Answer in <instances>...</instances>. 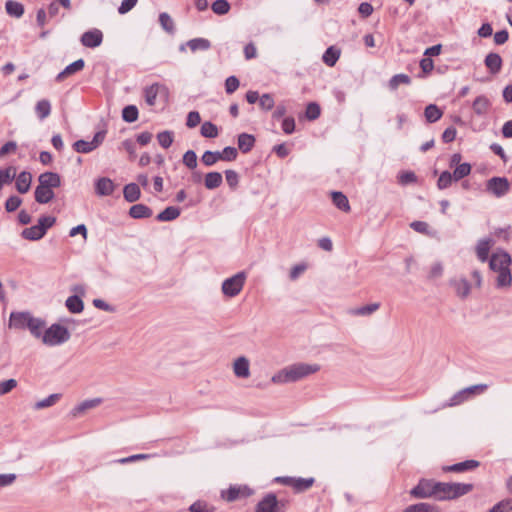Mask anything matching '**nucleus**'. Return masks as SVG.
<instances>
[{
	"mask_svg": "<svg viewBox=\"0 0 512 512\" xmlns=\"http://www.w3.org/2000/svg\"><path fill=\"white\" fill-rule=\"evenodd\" d=\"M246 279V275L244 272H239L234 276L226 279L222 283V292L224 295L228 297L236 296L242 289L244 282Z\"/></svg>",
	"mask_w": 512,
	"mask_h": 512,
	"instance_id": "obj_9",
	"label": "nucleus"
},
{
	"mask_svg": "<svg viewBox=\"0 0 512 512\" xmlns=\"http://www.w3.org/2000/svg\"><path fill=\"white\" fill-rule=\"evenodd\" d=\"M512 510V504L509 500L500 501L494 505L488 512H509Z\"/></svg>",
	"mask_w": 512,
	"mask_h": 512,
	"instance_id": "obj_59",
	"label": "nucleus"
},
{
	"mask_svg": "<svg viewBox=\"0 0 512 512\" xmlns=\"http://www.w3.org/2000/svg\"><path fill=\"white\" fill-rule=\"evenodd\" d=\"M403 512H437V509L429 503L421 502L409 505Z\"/></svg>",
	"mask_w": 512,
	"mask_h": 512,
	"instance_id": "obj_44",
	"label": "nucleus"
},
{
	"mask_svg": "<svg viewBox=\"0 0 512 512\" xmlns=\"http://www.w3.org/2000/svg\"><path fill=\"white\" fill-rule=\"evenodd\" d=\"M137 2L138 0H123L118 8V12L120 14H126L136 6Z\"/></svg>",
	"mask_w": 512,
	"mask_h": 512,
	"instance_id": "obj_62",
	"label": "nucleus"
},
{
	"mask_svg": "<svg viewBox=\"0 0 512 512\" xmlns=\"http://www.w3.org/2000/svg\"><path fill=\"white\" fill-rule=\"evenodd\" d=\"M479 462L476 460H466L453 465L444 466L443 471L461 473L468 470H473L479 466Z\"/></svg>",
	"mask_w": 512,
	"mask_h": 512,
	"instance_id": "obj_16",
	"label": "nucleus"
},
{
	"mask_svg": "<svg viewBox=\"0 0 512 512\" xmlns=\"http://www.w3.org/2000/svg\"><path fill=\"white\" fill-rule=\"evenodd\" d=\"M424 115L429 123H434L442 117L443 112L439 109L437 105L429 104L425 108Z\"/></svg>",
	"mask_w": 512,
	"mask_h": 512,
	"instance_id": "obj_37",
	"label": "nucleus"
},
{
	"mask_svg": "<svg viewBox=\"0 0 512 512\" xmlns=\"http://www.w3.org/2000/svg\"><path fill=\"white\" fill-rule=\"evenodd\" d=\"M213 12L218 15H225L230 10V4L226 0H216L211 6Z\"/></svg>",
	"mask_w": 512,
	"mask_h": 512,
	"instance_id": "obj_49",
	"label": "nucleus"
},
{
	"mask_svg": "<svg viewBox=\"0 0 512 512\" xmlns=\"http://www.w3.org/2000/svg\"><path fill=\"white\" fill-rule=\"evenodd\" d=\"M190 512H213V508L209 507L206 502L196 501L189 507Z\"/></svg>",
	"mask_w": 512,
	"mask_h": 512,
	"instance_id": "obj_57",
	"label": "nucleus"
},
{
	"mask_svg": "<svg viewBox=\"0 0 512 512\" xmlns=\"http://www.w3.org/2000/svg\"><path fill=\"white\" fill-rule=\"evenodd\" d=\"M122 118L125 122L132 123L138 119V109L134 105H128L122 110Z\"/></svg>",
	"mask_w": 512,
	"mask_h": 512,
	"instance_id": "obj_47",
	"label": "nucleus"
},
{
	"mask_svg": "<svg viewBox=\"0 0 512 512\" xmlns=\"http://www.w3.org/2000/svg\"><path fill=\"white\" fill-rule=\"evenodd\" d=\"M320 370L318 364L295 363L275 373L271 381L275 384H285L299 381Z\"/></svg>",
	"mask_w": 512,
	"mask_h": 512,
	"instance_id": "obj_1",
	"label": "nucleus"
},
{
	"mask_svg": "<svg viewBox=\"0 0 512 512\" xmlns=\"http://www.w3.org/2000/svg\"><path fill=\"white\" fill-rule=\"evenodd\" d=\"M54 198L52 189L38 185L35 189V200L40 204H46Z\"/></svg>",
	"mask_w": 512,
	"mask_h": 512,
	"instance_id": "obj_23",
	"label": "nucleus"
},
{
	"mask_svg": "<svg viewBox=\"0 0 512 512\" xmlns=\"http://www.w3.org/2000/svg\"><path fill=\"white\" fill-rule=\"evenodd\" d=\"M85 66L83 59H78L73 63L69 64L63 71H61L57 76L56 80L58 82L63 81L65 78L81 71Z\"/></svg>",
	"mask_w": 512,
	"mask_h": 512,
	"instance_id": "obj_19",
	"label": "nucleus"
},
{
	"mask_svg": "<svg viewBox=\"0 0 512 512\" xmlns=\"http://www.w3.org/2000/svg\"><path fill=\"white\" fill-rule=\"evenodd\" d=\"M237 149L235 147H225L223 150H222V155H223V160L224 161H232V160H235L236 157H237Z\"/></svg>",
	"mask_w": 512,
	"mask_h": 512,
	"instance_id": "obj_64",
	"label": "nucleus"
},
{
	"mask_svg": "<svg viewBox=\"0 0 512 512\" xmlns=\"http://www.w3.org/2000/svg\"><path fill=\"white\" fill-rule=\"evenodd\" d=\"M17 386L15 379H8L0 382V395H5L11 392Z\"/></svg>",
	"mask_w": 512,
	"mask_h": 512,
	"instance_id": "obj_55",
	"label": "nucleus"
},
{
	"mask_svg": "<svg viewBox=\"0 0 512 512\" xmlns=\"http://www.w3.org/2000/svg\"><path fill=\"white\" fill-rule=\"evenodd\" d=\"M129 215L134 219L149 218L152 210L144 204H135L130 208Z\"/></svg>",
	"mask_w": 512,
	"mask_h": 512,
	"instance_id": "obj_27",
	"label": "nucleus"
},
{
	"mask_svg": "<svg viewBox=\"0 0 512 512\" xmlns=\"http://www.w3.org/2000/svg\"><path fill=\"white\" fill-rule=\"evenodd\" d=\"M223 182L222 174L219 172H209L205 176V187L209 190L218 188Z\"/></svg>",
	"mask_w": 512,
	"mask_h": 512,
	"instance_id": "obj_29",
	"label": "nucleus"
},
{
	"mask_svg": "<svg viewBox=\"0 0 512 512\" xmlns=\"http://www.w3.org/2000/svg\"><path fill=\"white\" fill-rule=\"evenodd\" d=\"M232 368L233 373L237 378L245 379L250 376V363L244 356L236 358L233 362Z\"/></svg>",
	"mask_w": 512,
	"mask_h": 512,
	"instance_id": "obj_14",
	"label": "nucleus"
},
{
	"mask_svg": "<svg viewBox=\"0 0 512 512\" xmlns=\"http://www.w3.org/2000/svg\"><path fill=\"white\" fill-rule=\"evenodd\" d=\"M491 245L492 241L490 239H482L478 242L476 247V253L477 257L481 262H486L488 260Z\"/></svg>",
	"mask_w": 512,
	"mask_h": 512,
	"instance_id": "obj_28",
	"label": "nucleus"
},
{
	"mask_svg": "<svg viewBox=\"0 0 512 512\" xmlns=\"http://www.w3.org/2000/svg\"><path fill=\"white\" fill-rule=\"evenodd\" d=\"M450 286L453 288L455 294L460 299H466L471 292V284L464 277H455L449 281Z\"/></svg>",
	"mask_w": 512,
	"mask_h": 512,
	"instance_id": "obj_12",
	"label": "nucleus"
},
{
	"mask_svg": "<svg viewBox=\"0 0 512 512\" xmlns=\"http://www.w3.org/2000/svg\"><path fill=\"white\" fill-rule=\"evenodd\" d=\"M486 192L497 198L505 196L510 190V183L506 177H492L486 181Z\"/></svg>",
	"mask_w": 512,
	"mask_h": 512,
	"instance_id": "obj_8",
	"label": "nucleus"
},
{
	"mask_svg": "<svg viewBox=\"0 0 512 512\" xmlns=\"http://www.w3.org/2000/svg\"><path fill=\"white\" fill-rule=\"evenodd\" d=\"M201 135L206 138H215L218 136V128L212 122L206 121L201 126Z\"/></svg>",
	"mask_w": 512,
	"mask_h": 512,
	"instance_id": "obj_48",
	"label": "nucleus"
},
{
	"mask_svg": "<svg viewBox=\"0 0 512 512\" xmlns=\"http://www.w3.org/2000/svg\"><path fill=\"white\" fill-rule=\"evenodd\" d=\"M411 83V78L407 74H396L394 75L388 83L390 90L395 91L399 85H409Z\"/></svg>",
	"mask_w": 512,
	"mask_h": 512,
	"instance_id": "obj_40",
	"label": "nucleus"
},
{
	"mask_svg": "<svg viewBox=\"0 0 512 512\" xmlns=\"http://www.w3.org/2000/svg\"><path fill=\"white\" fill-rule=\"evenodd\" d=\"M186 45L192 52H196L198 50H208L211 46V43L209 40L204 38H194L189 40Z\"/></svg>",
	"mask_w": 512,
	"mask_h": 512,
	"instance_id": "obj_38",
	"label": "nucleus"
},
{
	"mask_svg": "<svg viewBox=\"0 0 512 512\" xmlns=\"http://www.w3.org/2000/svg\"><path fill=\"white\" fill-rule=\"evenodd\" d=\"M45 326V322L40 319L33 317L29 312H12L9 318V327L14 329H28L30 333L40 338L41 331Z\"/></svg>",
	"mask_w": 512,
	"mask_h": 512,
	"instance_id": "obj_2",
	"label": "nucleus"
},
{
	"mask_svg": "<svg viewBox=\"0 0 512 512\" xmlns=\"http://www.w3.org/2000/svg\"><path fill=\"white\" fill-rule=\"evenodd\" d=\"M38 181L40 185L52 190L53 188L59 187L61 184L60 176L54 172H45L40 174Z\"/></svg>",
	"mask_w": 512,
	"mask_h": 512,
	"instance_id": "obj_18",
	"label": "nucleus"
},
{
	"mask_svg": "<svg viewBox=\"0 0 512 512\" xmlns=\"http://www.w3.org/2000/svg\"><path fill=\"white\" fill-rule=\"evenodd\" d=\"M333 204L344 212L350 211L348 198L342 192H332Z\"/></svg>",
	"mask_w": 512,
	"mask_h": 512,
	"instance_id": "obj_34",
	"label": "nucleus"
},
{
	"mask_svg": "<svg viewBox=\"0 0 512 512\" xmlns=\"http://www.w3.org/2000/svg\"><path fill=\"white\" fill-rule=\"evenodd\" d=\"M485 66L492 74H497L502 68V58L498 53H489L484 60Z\"/></svg>",
	"mask_w": 512,
	"mask_h": 512,
	"instance_id": "obj_20",
	"label": "nucleus"
},
{
	"mask_svg": "<svg viewBox=\"0 0 512 512\" xmlns=\"http://www.w3.org/2000/svg\"><path fill=\"white\" fill-rule=\"evenodd\" d=\"M101 402L102 400L100 398L85 400L81 402L79 405L75 406L72 409L71 413L74 417H77L83 414L85 411L97 407L98 405L101 404Z\"/></svg>",
	"mask_w": 512,
	"mask_h": 512,
	"instance_id": "obj_22",
	"label": "nucleus"
},
{
	"mask_svg": "<svg viewBox=\"0 0 512 512\" xmlns=\"http://www.w3.org/2000/svg\"><path fill=\"white\" fill-rule=\"evenodd\" d=\"M123 195L126 201L132 203L137 201L141 196V191L136 183H129L124 186Z\"/></svg>",
	"mask_w": 512,
	"mask_h": 512,
	"instance_id": "obj_26",
	"label": "nucleus"
},
{
	"mask_svg": "<svg viewBox=\"0 0 512 512\" xmlns=\"http://www.w3.org/2000/svg\"><path fill=\"white\" fill-rule=\"evenodd\" d=\"M35 112L40 120L47 118L51 113V103L46 99L38 101L35 105Z\"/></svg>",
	"mask_w": 512,
	"mask_h": 512,
	"instance_id": "obj_36",
	"label": "nucleus"
},
{
	"mask_svg": "<svg viewBox=\"0 0 512 512\" xmlns=\"http://www.w3.org/2000/svg\"><path fill=\"white\" fill-rule=\"evenodd\" d=\"M180 215V209L175 206H169L165 208L162 212H160L156 219L158 221L166 222V221H172L178 218Z\"/></svg>",
	"mask_w": 512,
	"mask_h": 512,
	"instance_id": "obj_32",
	"label": "nucleus"
},
{
	"mask_svg": "<svg viewBox=\"0 0 512 512\" xmlns=\"http://www.w3.org/2000/svg\"><path fill=\"white\" fill-rule=\"evenodd\" d=\"M80 41L85 47L96 48L103 41V33L99 29H91L82 34Z\"/></svg>",
	"mask_w": 512,
	"mask_h": 512,
	"instance_id": "obj_13",
	"label": "nucleus"
},
{
	"mask_svg": "<svg viewBox=\"0 0 512 512\" xmlns=\"http://www.w3.org/2000/svg\"><path fill=\"white\" fill-rule=\"evenodd\" d=\"M32 175L29 172H21L16 179V189L19 193H26L30 189Z\"/></svg>",
	"mask_w": 512,
	"mask_h": 512,
	"instance_id": "obj_25",
	"label": "nucleus"
},
{
	"mask_svg": "<svg viewBox=\"0 0 512 512\" xmlns=\"http://www.w3.org/2000/svg\"><path fill=\"white\" fill-rule=\"evenodd\" d=\"M490 106V100L484 95L478 96L472 103L473 111L478 116L486 115L489 111Z\"/></svg>",
	"mask_w": 512,
	"mask_h": 512,
	"instance_id": "obj_21",
	"label": "nucleus"
},
{
	"mask_svg": "<svg viewBox=\"0 0 512 512\" xmlns=\"http://www.w3.org/2000/svg\"><path fill=\"white\" fill-rule=\"evenodd\" d=\"M239 87V80L235 76H230L225 81V90L228 94H232Z\"/></svg>",
	"mask_w": 512,
	"mask_h": 512,
	"instance_id": "obj_60",
	"label": "nucleus"
},
{
	"mask_svg": "<svg viewBox=\"0 0 512 512\" xmlns=\"http://www.w3.org/2000/svg\"><path fill=\"white\" fill-rule=\"evenodd\" d=\"M314 482H315V479L313 477H309V478L295 477L292 488L296 493H301V492L309 490L313 486Z\"/></svg>",
	"mask_w": 512,
	"mask_h": 512,
	"instance_id": "obj_30",
	"label": "nucleus"
},
{
	"mask_svg": "<svg viewBox=\"0 0 512 512\" xmlns=\"http://www.w3.org/2000/svg\"><path fill=\"white\" fill-rule=\"evenodd\" d=\"M420 67L424 75L430 73L434 68V62L430 57H425L420 61Z\"/></svg>",
	"mask_w": 512,
	"mask_h": 512,
	"instance_id": "obj_63",
	"label": "nucleus"
},
{
	"mask_svg": "<svg viewBox=\"0 0 512 512\" xmlns=\"http://www.w3.org/2000/svg\"><path fill=\"white\" fill-rule=\"evenodd\" d=\"M498 272V276H497V279H496V285L498 288H507V287H510L511 285V282H512V277H511V273H510V269H504V270H500V271H497Z\"/></svg>",
	"mask_w": 512,
	"mask_h": 512,
	"instance_id": "obj_41",
	"label": "nucleus"
},
{
	"mask_svg": "<svg viewBox=\"0 0 512 512\" xmlns=\"http://www.w3.org/2000/svg\"><path fill=\"white\" fill-rule=\"evenodd\" d=\"M66 307L72 313H80L84 309V304L78 296L73 295L67 298Z\"/></svg>",
	"mask_w": 512,
	"mask_h": 512,
	"instance_id": "obj_42",
	"label": "nucleus"
},
{
	"mask_svg": "<svg viewBox=\"0 0 512 512\" xmlns=\"http://www.w3.org/2000/svg\"><path fill=\"white\" fill-rule=\"evenodd\" d=\"M201 122L200 114L197 111H191L188 113L186 125L189 128L196 127Z\"/></svg>",
	"mask_w": 512,
	"mask_h": 512,
	"instance_id": "obj_61",
	"label": "nucleus"
},
{
	"mask_svg": "<svg viewBox=\"0 0 512 512\" xmlns=\"http://www.w3.org/2000/svg\"><path fill=\"white\" fill-rule=\"evenodd\" d=\"M114 183L110 178L102 177L96 181L95 190L99 196H109L114 192Z\"/></svg>",
	"mask_w": 512,
	"mask_h": 512,
	"instance_id": "obj_17",
	"label": "nucleus"
},
{
	"mask_svg": "<svg viewBox=\"0 0 512 512\" xmlns=\"http://www.w3.org/2000/svg\"><path fill=\"white\" fill-rule=\"evenodd\" d=\"M288 503L287 500H279L274 493H268L258 501V512H285Z\"/></svg>",
	"mask_w": 512,
	"mask_h": 512,
	"instance_id": "obj_6",
	"label": "nucleus"
},
{
	"mask_svg": "<svg viewBox=\"0 0 512 512\" xmlns=\"http://www.w3.org/2000/svg\"><path fill=\"white\" fill-rule=\"evenodd\" d=\"M341 55V50L335 46H330L326 49L322 56L323 62L329 66L333 67L336 62L338 61L339 57Z\"/></svg>",
	"mask_w": 512,
	"mask_h": 512,
	"instance_id": "obj_24",
	"label": "nucleus"
},
{
	"mask_svg": "<svg viewBox=\"0 0 512 512\" xmlns=\"http://www.w3.org/2000/svg\"><path fill=\"white\" fill-rule=\"evenodd\" d=\"M145 102L149 106H154L158 96L167 98L168 90L164 85L155 83L144 90Z\"/></svg>",
	"mask_w": 512,
	"mask_h": 512,
	"instance_id": "obj_10",
	"label": "nucleus"
},
{
	"mask_svg": "<svg viewBox=\"0 0 512 512\" xmlns=\"http://www.w3.org/2000/svg\"><path fill=\"white\" fill-rule=\"evenodd\" d=\"M379 307V303H371L362 307L351 309L350 313L356 316H368L376 312Z\"/></svg>",
	"mask_w": 512,
	"mask_h": 512,
	"instance_id": "obj_39",
	"label": "nucleus"
},
{
	"mask_svg": "<svg viewBox=\"0 0 512 512\" xmlns=\"http://www.w3.org/2000/svg\"><path fill=\"white\" fill-rule=\"evenodd\" d=\"M470 172H471L470 164H468V163L459 164L453 172L454 180L455 181L461 180L462 178L468 176L470 174Z\"/></svg>",
	"mask_w": 512,
	"mask_h": 512,
	"instance_id": "obj_50",
	"label": "nucleus"
},
{
	"mask_svg": "<svg viewBox=\"0 0 512 512\" xmlns=\"http://www.w3.org/2000/svg\"><path fill=\"white\" fill-rule=\"evenodd\" d=\"M487 388L488 386L486 384H477L470 387H466L456 392L447 403L443 404V408L458 406L468 401L475 395L482 394L487 390Z\"/></svg>",
	"mask_w": 512,
	"mask_h": 512,
	"instance_id": "obj_5",
	"label": "nucleus"
},
{
	"mask_svg": "<svg viewBox=\"0 0 512 512\" xmlns=\"http://www.w3.org/2000/svg\"><path fill=\"white\" fill-rule=\"evenodd\" d=\"M473 490L470 483L437 482L435 500L445 501L459 498Z\"/></svg>",
	"mask_w": 512,
	"mask_h": 512,
	"instance_id": "obj_3",
	"label": "nucleus"
},
{
	"mask_svg": "<svg viewBox=\"0 0 512 512\" xmlns=\"http://www.w3.org/2000/svg\"><path fill=\"white\" fill-rule=\"evenodd\" d=\"M183 163L189 169H195L197 167V155L193 150H188L183 155Z\"/></svg>",
	"mask_w": 512,
	"mask_h": 512,
	"instance_id": "obj_53",
	"label": "nucleus"
},
{
	"mask_svg": "<svg viewBox=\"0 0 512 512\" xmlns=\"http://www.w3.org/2000/svg\"><path fill=\"white\" fill-rule=\"evenodd\" d=\"M252 494V491L247 487H230L227 491L222 492V497L228 502H232L236 499L246 497Z\"/></svg>",
	"mask_w": 512,
	"mask_h": 512,
	"instance_id": "obj_15",
	"label": "nucleus"
},
{
	"mask_svg": "<svg viewBox=\"0 0 512 512\" xmlns=\"http://www.w3.org/2000/svg\"><path fill=\"white\" fill-rule=\"evenodd\" d=\"M73 148L78 153H89L93 151L95 148V145L91 141H85V140H78L73 144Z\"/></svg>",
	"mask_w": 512,
	"mask_h": 512,
	"instance_id": "obj_51",
	"label": "nucleus"
},
{
	"mask_svg": "<svg viewBox=\"0 0 512 512\" xmlns=\"http://www.w3.org/2000/svg\"><path fill=\"white\" fill-rule=\"evenodd\" d=\"M157 140H158L159 145L162 148L167 149L173 143L174 133L172 131H168V130L160 132L157 134Z\"/></svg>",
	"mask_w": 512,
	"mask_h": 512,
	"instance_id": "obj_46",
	"label": "nucleus"
},
{
	"mask_svg": "<svg viewBox=\"0 0 512 512\" xmlns=\"http://www.w3.org/2000/svg\"><path fill=\"white\" fill-rule=\"evenodd\" d=\"M56 221L55 217L52 216H42L38 220V227L42 228L44 231V235L46 234L47 229L52 227Z\"/></svg>",
	"mask_w": 512,
	"mask_h": 512,
	"instance_id": "obj_56",
	"label": "nucleus"
},
{
	"mask_svg": "<svg viewBox=\"0 0 512 512\" xmlns=\"http://www.w3.org/2000/svg\"><path fill=\"white\" fill-rule=\"evenodd\" d=\"M159 22H160L161 27L167 33H169V34L174 33V31H175L174 21L168 13H166V12L160 13Z\"/></svg>",
	"mask_w": 512,
	"mask_h": 512,
	"instance_id": "obj_45",
	"label": "nucleus"
},
{
	"mask_svg": "<svg viewBox=\"0 0 512 512\" xmlns=\"http://www.w3.org/2000/svg\"><path fill=\"white\" fill-rule=\"evenodd\" d=\"M6 11L10 16L20 18L24 13V6L16 1L9 0L6 2Z\"/></svg>",
	"mask_w": 512,
	"mask_h": 512,
	"instance_id": "obj_43",
	"label": "nucleus"
},
{
	"mask_svg": "<svg viewBox=\"0 0 512 512\" xmlns=\"http://www.w3.org/2000/svg\"><path fill=\"white\" fill-rule=\"evenodd\" d=\"M453 179V174H451L449 171H443L437 181L438 188L441 190L448 188L451 185Z\"/></svg>",
	"mask_w": 512,
	"mask_h": 512,
	"instance_id": "obj_52",
	"label": "nucleus"
},
{
	"mask_svg": "<svg viewBox=\"0 0 512 512\" xmlns=\"http://www.w3.org/2000/svg\"><path fill=\"white\" fill-rule=\"evenodd\" d=\"M320 106L315 102H310L306 107V117L309 120H315L320 116Z\"/></svg>",
	"mask_w": 512,
	"mask_h": 512,
	"instance_id": "obj_54",
	"label": "nucleus"
},
{
	"mask_svg": "<svg viewBox=\"0 0 512 512\" xmlns=\"http://www.w3.org/2000/svg\"><path fill=\"white\" fill-rule=\"evenodd\" d=\"M254 143L255 138L253 135L242 133L238 136V147L243 153L250 151Z\"/></svg>",
	"mask_w": 512,
	"mask_h": 512,
	"instance_id": "obj_33",
	"label": "nucleus"
},
{
	"mask_svg": "<svg viewBox=\"0 0 512 512\" xmlns=\"http://www.w3.org/2000/svg\"><path fill=\"white\" fill-rule=\"evenodd\" d=\"M21 236L30 241L40 240L44 236V231L42 228L38 227V225L31 226L29 228H25Z\"/></svg>",
	"mask_w": 512,
	"mask_h": 512,
	"instance_id": "obj_31",
	"label": "nucleus"
},
{
	"mask_svg": "<svg viewBox=\"0 0 512 512\" xmlns=\"http://www.w3.org/2000/svg\"><path fill=\"white\" fill-rule=\"evenodd\" d=\"M22 203V200L20 197L18 196H11L7 199L6 203H5V208L8 212H13L15 211L16 209L19 208V206L21 205Z\"/></svg>",
	"mask_w": 512,
	"mask_h": 512,
	"instance_id": "obj_58",
	"label": "nucleus"
},
{
	"mask_svg": "<svg viewBox=\"0 0 512 512\" xmlns=\"http://www.w3.org/2000/svg\"><path fill=\"white\" fill-rule=\"evenodd\" d=\"M437 481L432 479H421L410 491V495L418 499L434 498L436 495Z\"/></svg>",
	"mask_w": 512,
	"mask_h": 512,
	"instance_id": "obj_7",
	"label": "nucleus"
},
{
	"mask_svg": "<svg viewBox=\"0 0 512 512\" xmlns=\"http://www.w3.org/2000/svg\"><path fill=\"white\" fill-rule=\"evenodd\" d=\"M510 264L511 257L505 251H497L493 253L489 260V267L495 272L508 269Z\"/></svg>",
	"mask_w": 512,
	"mask_h": 512,
	"instance_id": "obj_11",
	"label": "nucleus"
},
{
	"mask_svg": "<svg viewBox=\"0 0 512 512\" xmlns=\"http://www.w3.org/2000/svg\"><path fill=\"white\" fill-rule=\"evenodd\" d=\"M43 344L47 346H58L70 339L68 329L60 324H52L40 336Z\"/></svg>",
	"mask_w": 512,
	"mask_h": 512,
	"instance_id": "obj_4",
	"label": "nucleus"
},
{
	"mask_svg": "<svg viewBox=\"0 0 512 512\" xmlns=\"http://www.w3.org/2000/svg\"><path fill=\"white\" fill-rule=\"evenodd\" d=\"M61 397H62V394H60V393L51 394L48 397L37 401L34 404V409L41 410V409L51 407V406L55 405L61 399Z\"/></svg>",
	"mask_w": 512,
	"mask_h": 512,
	"instance_id": "obj_35",
	"label": "nucleus"
}]
</instances>
